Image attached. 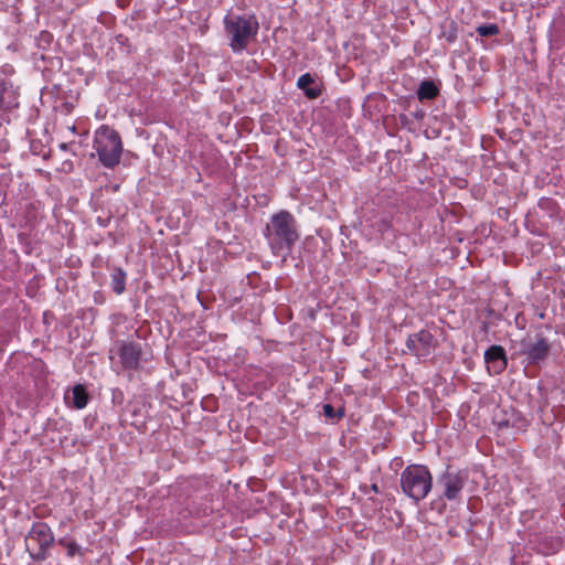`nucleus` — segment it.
<instances>
[{"instance_id": "nucleus-12", "label": "nucleus", "mask_w": 565, "mask_h": 565, "mask_svg": "<svg viewBox=\"0 0 565 565\" xmlns=\"http://www.w3.org/2000/svg\"><path fill=\"white\" fill-rule=\"evenodd\" d=\"M126 271L120 267H113L110 273V286L116 295H121L126 290Z\"/></svg>"}, {"instance_id": "nucleus-25", "label": "nucleus", "mask_w": 565, "mask_h": 565, "mask_svg": "<svg viewBox=\"0 0 565 565\" xmlns=\"http://www.w3.org/2000/svg\"><path fill=\"white\" fill-rule=\"evenodd\" d=\"M503 425H505V426H507V425H508V422H505V423H500V426H503Z\"/></svg>"}, {"instance_id": "nucleus-18", "label": "nucleus", "mask_w": 565, "mask_h": 565, "mask_svg": "<svg viewBox=\"0 0 565 565\" xmlns=\"http://www.w3.org/2000/svg\"><path fill=\"white\" fill-rule=\"evenodd\" d=\"M476 31L480 36H484V38L493 36V35H497L500 33L499 26L494 23L479 25L476 29Z\"/></svg>"}, {"instance_id": "nucleus-21", "label": "nucleus", "mask_w": 565, "mask_h": 565, "mask_svg": "<svg viewBox=\"0 0 565 565\" xmlns=\"http://www.w3.org/2000/svg\"><path fill=\"white\" fill-rule=\"evenodd\" d=\"M71 541H68L66 537H62L57 541V543L63 546V547H67V544H70Z\"/></svg>"}, {"instance_id": "nucleus-6", "label": "nucleus", "mask_w": 565, "mask_h": 565, "mask_svg": "<svg viewBox=\"0 0 565 565\" xmlns=\"http://www.w3.org/2000/svg\"><path fill=\"white\" fill-rule=\"evenodd\" d=\"M407 350L418 359L429 356L437 348L438 341L435 335L426 329L412 333L406 339Z\"/></svg>"}, {"instance_id": "nucleus-19", "label": "nucleus", "mask_w": 565, "mask_h": 565, "mask_svg": "<svg viewBox=\"0 0 565 565\" xmlns=\"http://www.w3.org/2000/svg\"><path fill=\"white\" fill-rule=\"evenodd\" d=\"M53 42V35L49 31H42L38 36V45L42 49L49 47Z\"/></svg>"}, {"instance_id": "nucleus-1", "label": "nucleus", "mask_w": 565, "mask_h": 565, "mask_svg": "<svg viewBox=\"0 0 565 565\" xmlns=\"http://www.w3.org/2000/svg\"><path fill=\"white\" fill-rule=\"evenodd\" d=\"M265 237L271 252L277 256H287L299 239L296 218L288 211L274 214L266 225Z\"/></svg>"}, {"instance_id": "nucleus-23", "label": "nucleus", "mask_w": 565, "mask_h": 565, "mask_svg": "<svg viewBox=\"0 0 565 565\" xmlns=\"http://www.w3.org/2000/svg\"><path fill=\"white\" fill-rule=\"evenodd\" d=\"M371 490H372L373 492H375V493H379V492H380L379 486H377L376 483H373V484L371 486Z\"/></svg>"}, {"instance_id": "nucleus-20", "label": "nucleus", "mask_w": 565, "mask_h": 565, "mask_svg": "<svg viewBox=\"0 0 565 565\" xmlns=\"http://www.w3.org/2000/svg\"><path fill=\"white\" fill-rule=\"evenodd\" d=\"M67 555L70 557H73L76 554L84 555V552L79 545L75 541H71L70 544H67Z\"/></svg>"}, {"instance_id": "nucleus-13", "label": "nucleus", "mask_w": 565, "mask_h": 565, "mask_svg": "<svg viewBox=\"0 0 565 565\" xmlns=\"http://www.w3.org/2000/svg\"><path fill=\"white\" fill-rule=\"evenodd\" d=\"M440 39L447 43H454L458 38V24L454 20H447L440 24Z\"/></svg>"}, {"instance_id": "nucleus-9", "label": "nucleus", "mask_w": 565, "mask_h": 565, "mask_svg": "<svg viewBox=\"0 0 565 565\" xmlns=\"http://www.w3.org/2000/svg\"><path fill=\"white\" fill-rule=\"evenodd\" d=\"M521 348V354L526 356L530 364H539L548 356L551 343L545 337L537 334L534 341L523 340Z\"/></svg>"}, {"instance_id": "nucleus-17", "label": "nucleus", "mask_w": 565, "mask_h": 565, "mask_svg": "<svg viewBox=\"0 0 565 565\" xmlns=\"http://www.w3.org/2000/svg\"><path fill=\"white\" fill-rule=\"evenodd\" d=\"M323 415L327 418L340 420L345 416L344 407H340L338 411H335L331 404H324Z\"/></svg>"}, {"instance_id": "nucleus-16", "label": "nucleus", "mask_w": 565, "mask_h": 565, "mask_svg": "<svg viewBox=\"0 0 565 565\" xmlns=\"http://www.w3.org/2000/svg\"><path fill=\"white\" fill-rule=\"evenodd\" d=\"M73 405L77 409L84 408L88 403V394L85 387L81 384L75 385L72 391Z\"/></svg>"}, {"instance_id": "nucleus-5", "label": "nucleus", "mask_w": 565, "mask_h": 565, "mask_svg": "<svg viewBox=\"0 0 565 565\" xmlns=\"http://www.w3.org/2000/svg\"><path fill=\"white\" fill-rule=\"evenodd\" d=\"M54 541L51 527L44 522H36L25 536V548L33 561L42 562L47 558Z\"/></svg>"}, {"instance_id": "nucleus-2", "label": "nucleus", "mask_w": 565, "mask_h": 565, "mask_svg": "<svg viewBox=\"0 0 565 565\" xmlns=\"http://www.w3.org/2000/svg\"><path fill=\"white\" fill-rule=\"evenodd\" d=\"M258 28L255 15L227 14L224 18V30L230 38V47L233 52L246 50L249 41L257 34Z\"/></svg>"}, {"instance_id": "nucleus-10", "label": "nucleus", "mask_w": 565, "mask_h": 565, "mask_svg": "<svg viewBox=\"0 0 565 565\" xmlns=\"http://www.w3.org/2000/svg\"><path fill=\"white\" fill-rule=\"evenodd\" d=\"M484 362L489 373L499 375L508 367V356L502 345L493 344L484 352Z\"/></svg>"}, {"instance_id": "nucleus-22", "label": "nucleus", "mask_w": 565, "mask_h": 565, "mask_svg": "<svg viewBox=\"0 0 565 565\" xmlns=\"http://www.w3.org/2000/svg\"><path fill=\"white\" fill-rule=\"evenodd\" d=\"M390 226H391V224H390V222H388V221H383V222H382L381 230L388 228Z\"/></svg>"}, {"instance_id": "nucleus-8", "label": "nucleus", "mask_w": 565, "mask_h": 565, "mask_svg": "<svg viewBox=\"0 0 565 565\" xmlns=\"http://www.w3.org/2000/svg\"><path fill=\"white\" fill-rule=\"evenodd\" d=\"M467 482V475L463 472H452L447 469L438 479V484L443 487L441 497L448 501L460 498V493Z\"/></svg>"}, {"instance_id": "nucleus-14", "label": "nucleus", "mask_w": 565, "mask_h": 565, "mask_svg": "<svg viewBox=\"0 0 565 565\" xmlns=\"http://www.w3.org/2000/svg\"><path fill=\"white\" fill-rule=\"evenodd\" d=\"M18 106L13 92L7 86L4 82H0V108L8 110Z\"/></svg>"}, {"instance_id": "nucleus-24", "label": "nucleus", "mask_w": 565, "mask_h": 565, "mask_svg": "<svg viewBox=\"0 0 565 565\" xmlns=\"http://www.w3.org/2000/svg\"><path fill=\"white\" fill-rule=\"evenodd\" d=\"M483 330L487 331L488 330V324L486 322H483Z\"/></svg>"}, {"instance_id": "nucleus-7", "label": "nucleus", "mask_w": 565, "mask_h": 565, "mask_svg": "<svg viewBox=\"0 0 565 565\" xmlns=\"http://www.w3.org/2000/svg\"><path fill=\"white\" fill-rule=\"evenodd\" d=\"M115 350L119 356L120 364L125 370H138L142 354L141 344L135 341L118 340L115 342Z\"/></svg>"}, {"instance_id": "nucleus-4", "label": "nucleus", "mask_w": 565, "mask_h": 565, "mask_svg": "<svg viewBox=\"0 0 565 565\" xmlns=\"http://www.w3.org/2000/svg\"><path fill=\"white\" fill-rule=\"evenodd\" d=\"M433 477L428 468L423 465H409L401 473V487L403 492L419 502L430 491Z\"/></svg>"}, {"instance_id": "nucleus-15", "label": "nucleus", "mask_w": 565, "mask_h": 565, "mask_svg": "<svg viewBox=\"0 0 565 565\" xmlns=\"http://www.w3.org/2000/svg\"><path fill=\"white\" fill-rule=\"evenodd\" d=\"M439 93L438 87L433 81H423L418 87L417 96L419 100L434 99Z\"/></svg>"}, {"instance_id": "nucleus-11", "label": "nucleus", "mask_w": 565, "mask_h": 565, "mask_svg": "<svg viewBox=\"0 0 565 565\" xmlns=\"http://www.w3.org/2000/svg\"><path fill=\"white\" fill-rule=\"evenodd\" d=\"M297 87L305 93L308 99H317L322 95V84H317L316 77L306 73L302 74L297 81Z\"/></svg>"}, {"instance_id": "nucleus-3", "label": "nucleus", "mask_w": 565, "mask_h": 565, "mask_svg": "<svg viewBox=\"0 0 565 565\" xmlns=\"http://www.w3.org/2000/svg\"><path fill=\"white\" fill-rule=\"evenodd\" d=\"M94 149L100 163L114 169L119 164L124 151L121 137L114 128L103 125L95 132Z\"/></svg>"}]
</instances>
